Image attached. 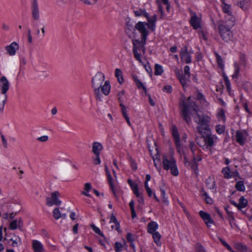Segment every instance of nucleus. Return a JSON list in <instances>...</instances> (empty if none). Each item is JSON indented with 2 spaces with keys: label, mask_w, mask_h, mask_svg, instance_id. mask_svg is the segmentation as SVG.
<instances>
[{
  "label": "nucleus",
  "mask_w": 252,
  "mask_h": 252,
  "mask_svg": "<svg viewBox=\"0 0 252 252\" xmlns=\"http://www.w3.org/2000/svg\"><path fill=\"white\" fill-rule=\"evenodd\" d=\"M189 149L192 153V155L200 153V150L197 147L193 142H190L189 144Z\"/></svg>",
  "instance_id": "c9c22d12"
},
{
  "label": "nucleus",
  "mask_w": 252,
  "mask_h": 252,
  "mask_svg": "<svg viewBox=\"0 0 252 252\" xmlns=\"http://www.w3.org/2000/svg\"><path fill=\"white\" fill-rule=\"evenodd\" d=\"M234 68H235V71L234 74L232 75V77L233 78H237L238 76V74L240 71V68L239 66V65L236 63H234Z\"/></svg>",
  "instance_id": "a18cd8bd"
},
{
  "label": "nucleus",
  "mask_w": 252,
  "mask_h": 252,
  "mask_svg": "<svg viewBox=\"0 0 252 252\" xmlns=\"http://www.w3.org/2000/svg\"><path fill=\"white\" fill-rule=\"evenodd\" d=\"M27 61L26 57L24 56H21L20 58V72L21 71V69L23 66H24L27 63Z\"/></svg>",
  "instance_id": "09e8293b"
},
{
  "label": "nucleus",
  "mask_w": 252,
  "mask_h": 252,
  "mask_svg": "<svg viewBox=\"0 0 252 252\" xmlns=\"http://www.w3.org/2000/svg\"><path fill=\"white\" fill-rule=\"evenodd\" d=\"M190 23L194 29L197 30L200 28V19L196 15L191 17L190 20Z\"/></svg>",
  "instance_id": "6ab92c4d"
},
{
  "label": "nucleus",
  "mask_w": 252,
  "mask_h": 252,
  "mask_svg": "<svg viewBox=\"0 0 252 252\" xmlns=\"http://www.w3.org/2000/svg\"><path fill=\"white\" fill-rule=\"evenodd\" d=\"M182 115L188 124L191 122V116L193 117L194 122L198 125L196 129L198 133L210 129L209 126L210 118L198 113V107L190 97L184 104L182 109Z\"/></svg>",
  "instance_id": "f257e3e1"
},
{
  "label": "nucleus",
  "mask_w": 252,
  "mask_h": 252,
  "mask_svg": "<svg viewBox=\"0 0 252 252\" xmlns=\"http://www.w3.org/2000/svg\"><path fill=\"white\" fill-rule=\"evenodd\" d=\"M219 239H220V241L221 242V243H222V244L224 247H225L229 251H230V252L233 251L232 248L224 240H223L221 238H220Z\"/></svg>",
  "instance_id": "5fc2aeb1"
},
{
  "label": "nucleus",
  "mask_w": 252,
  "mask_h": 252,
  "mask_svg": "<svg viewBox=\"0 0 252 252\" xmlns=\"http://www.w3.org/2000/svg\"><path fill=\"white\" fill-rule=\"evenodd\" d=\"M105 171L106 172V176L107 178L108 181H110L113 180L111 174L108 170V168L106 165H105Z\"/></svg>",
  "instance_id": "6e6d98bb"
},
{
  "label": "nucleus",
  "mask_w": 252,
  "mask_h": 252,
  "mask_svg": "<svg viewBox=\"0 0 252 252\" xmlns=\"http://www.w3.org/2000/svg\"><path fill=\"white\" fill-rule=\"evenodd\" d=\"M0 91L3 93H6L10 87L9 82L6 77L3 76L0 78Z\"/></svg>",
  "instance_id": "a211bd4d"
},
{
  "label": "nucleus",
  "mask_w": 252,
  "mask_h": 252,
  "mask_svg": "<svg viewBox=\"0 0 252 252\" xmlns=\"http://www.w3.org/2000/svg\"><path fill=\"white\" fill-rule=\"evenodd\" d=\"M163 72V68L161 65L156 63L155 65L154 74L155 75H160Z\"/></svg>",
  "instance_id": "4c0bfd02"
},
{
  "label": "nucleus",
  "mask_w": 252,
  "mask_h": 252,
  "mask_svg": "<svg viewBox=\"0 0 252 252\" xmlns=\"http://www.w3.org/2000/svg\"><path fill=\"white\" fill-rule=\"evenodd\" d=\"M225 129V127L223 125H218L216 126V130L217 132L220 134L224 132Z\"/></svg>",
  "instance_id": "49530a36"
},
{
  "label": "nucleus",
  "mask_w": 252,
  "mask_h": 252,
  "mask_svg": "<svg viewBox=\"0 0 252 252\" xmlns=\"http://www.w3.org/2000/svg\"><path fill=\"white\" fill-rule=\"evenodd\" d=\"M215 55L218 65L220 68H222L224 66L223 60L221 58V57L219 55V54L216 53H215Z\"/></svg>",
  "instance_id": "37998d69"
},
{
  "label": "nucleus",
  "mask_w": 252,
  "mask_h": 252,
  "mask_svg": "<svg viewBox=\"0 0 252 252\" xmlns=\"http://www.w3.org/2000/svg\"><path fill=\"white\" fill-rule=\"evenodd\" d=\"M248 201L244 198V196H241L239 200V203L238 204V209L241 210L242 208H244L247 205Z\"/></svg>",
  "instance_id": "7c9ffc66"
},
{
  "label": "nucleus",
  "mask_w": 252,
  "mask_h": 252,
  "mask_svg": "<svg viewBox=\"0 0 252 252\" xmlns=\"http://www.w3.org/2000/svg\"><path fill=\"white\" fill-rule=\"evenodd\" d=\"M148 23H147V27L149 30L151 31H154L156 29V22L157 19V16L156 14H154L152 16L150 17L148 14V16L146 17Z\"/></svg>",
  "instance_id": "dca6fc26"
},
{
  "label": "nucleus",
  "mask_w": 252,
  "mask_h": 252,
  "mask_svg": "<svg viewBox=\"0 0 252 252\" xmlns=\"http://www.w3.org/2000/svg\"><path fill=\"white\" fill-rule=\"evenodd\" d=\"M127 183H128V185H129V186L130 187V188H131V189L133 192V193L135 195H139L138 194L139 189H138V187L137 184L136 183H135V182H133L130 179H128L127 180Z\"/></svg>",
  "instance_id": "cd10ccee"
},
{
  "label": "nucleus",
  "mask_w": 252,
  "mask_h": 252,
  "mask_svg": "<svg viewBox=\"0 0 252 252\" xmlns=\"http://www.w3.org/2000/svg\"><path fill=\"white\" fill-rule=\"evenodd\" d=\"M122 245L121 243L116 242L115 244V249L116 252H120L122 251Z\"/></svg>",
  "instance_id": "13d9d810"
},
{
  "label": "nucleus",
  "mask_w": 252,
  "mask_h": 252,
  "mask_svg": "<svg viewBox=\"0 0 252 252\" xmlns=\"http://www.w3.org/2000/svg\"><path fill=\"white\" fill-rule=\"evenodd\" d=\"M120 107L121 108V111H122V114H123V115L124 117L126 119L127 124L129 126H131V123H130V122L129 118V117H128V116L127 115V109H126V107L124 105V104L123 103L120 104Z\"/></svg>",
  "instance_id": "a878e982"
},
{
  "label": "nucleus",
  "mask_w": 252,
  "mask_h": 252,
  "mask_svg": "<svg viewBox=\"0 0 252 252\" xmlns=\"http://www.w3.org/2000/svg\"><path fill=\"white\" fill-rule=\"evenodd\" d=\"M60 196L59 191H56L52 193L51 197L46 198V205L48 206H52L53 205H60L61 201L58 199Z\"/></svg>",
  "instance_id": "9d476101"
},
{
  "label": "nucleus",
  "mask_w": 252,
  "mask_h": 252,
  "mask_svg": "<svg viewBox=\"0 0 252 252\" xmlns=\"http://www.w3.org/2000/svg\"><path fill=\"white\" fill-rule=\"evenodd\" d=\"M176 75L183 87L187 85V82L190 77V68L189 65L184 67V74L182 71H176Z\"/></svg>",
  "instance_id": "0eeeda50"
},
{
  "label": "nucleus",
  "mask_w": 252,
  "mask_h": 252,
  "mask_svg": "<svg viewBox=\"0 0 252 252\" xmlns=\"http://www.w3.org/2000/svg\"><path fill=\"white\" fill-rule=\"evenodd\" d=\"M186 136L185 135L180 138L177 129L174 126V142L177 152L181 157H183L184 158V162L186 166L190 165L192 170L196 171L198 169V165L197 162L200 161L202 160V158L199 155L200 153H197L195 155H192V161L191 162L188 160L186 153L188 149L186 146Z\"/></svg>",
  "instance_id": "f03ea898"
},
{
  "label": "nucleus",
  "mask_w": 252,
  "mask_h": 252,
  "mask_svg": "<svg viewBox=\"0 0 252 252\" xmlns=\"http://www.w3.org/2000/svg\"><path fill=\"white\" fill-rule=\"evenodd\" d=\"M9 228L11 230H15L18 227V220H12L9 224Z\"/></svg>",
  "instance_id": "de8ad7c7"
},
{
  "label": "nucleus",
  "mask_w": 252,
  "mask_h": 252,
  "mask_svg": "<svg viewBox=\"0 0 252 252\" xmlns=\"http://www.w3.org/2000/svg\"><path fill=\"white\" fill-rule=\"evenodd\" d=\"M48 136L47 135H44L37 138V140L40 142H44L48 140Z\"/></svg>",
  "instance_id": "0e129e2a"
},
{
  "label": "nucleus",
  "mask_w": 252,
  "mask_h": 252,
  "mask_svg": "<svg viewBox=\"0 0 252 252\" xmlns=\"http://www.w3.org/2000/svg\"><path fill=\"white\" fill-rule=\"evenodd\" d=\"M162 163L164 169L170 170L172 174H173V157L172 154L164 155L162 158Z\"/></svg>",
  "instance_id": "6e6552de"
},
{
  "label": "nucleus",
  "mask_w": 252,
  "mask_h": 252,
  "mask_svg": "<svg viewBox=\"0 0 252 252\" xmlns=\"http://www.w3.org/2000/svg\"><path fill=\"white\" fill-rule=\"evenodd\" d=\"M235 247L238 250L241 251L243 252H246L247 251V246L241 243H236L235 245Z\"/></svg>",
  "instance_id": "ea45409f"
},
{
  "label": "nucleus",
  "mask_w": 252,
  "mask_h": 252,
  "mask_svg": "<svg viewBox=\"0 0 252 252\" xmlns=\"http://www.w3.org/2000/svg\"><path fill=\"white\" fill-rule=\"evenodd\" d=\"M147 39L141 38V40L133 39V53L135 58L139 62H141V55L138 53V51L141 50L143 54L145 52V45L146 44Z\"/></svg>",
  "instance_id": "423d86ee"
},
{
  "label": "nucleus",
  "mask_w": 252,
  "mask_h": 252,
  "mask_svg": "<svg viewBox=\"0 0 252 252\" xmlns=\"http://www.w3.org/2000/svg\"><path fill=\"white\" fill-rule=\"evenodd\" d=\"M196 252H205L204 247L199 244H197L195 246Z\"/></svg>",
  "instance_id": "4d7b16f0"
},
{
  "label": "nucleus",
  "mask_w": 252,
  "mask_h": 252,
  "mask_svg": "<svg viewBox=\"0 0 252 252\" xmlns=\"http://www.w3.org/2000/svg\"><path fill=\"white\" fill-rule=\"evenodd\" d=\"M235 188L240 191H244L245 190V187L243 181H238L235 185Z\"/></svg>",
  "instance_id": "58836bf2"
},
{
  "label": "nucleus",
  "mask_w": 252,
  "mask_h": 252,
  "mask_svg": "<svg viewBox=\"0 0 252 252\" xmlns=\"http://www.w3.org/2000/svg\"><path fill=\"white\" fill-rule=\"evenodd\" d=\"M222 9L223 12L226 14V15L225 16L224 20H221V21L227 22L228 19L230 20V18H233L234 19V22H235V17L232 15L231 10V5L226 3H224V5H222Z\"/></svg>",
  "instance_id": "4468645a"
},
{
  "label": "nucleus",
  "mask_w": 252,
  "mask_h": 252,
  "mask_svg": "<svg viewBox=\"0 0 252 252\" xmlns=\"http://www.w3.org/2000/svg\"><path fill=\"white\" fill-rule=\"evenodd\" d=\"M193 53L191 50H188L186 46L182 48L180 51V57L181 60L186 63L191 62V54Z\"/></svg>",
  "instance_id": "9b49d317"
},
{
  "label": "nucleus",
  "mask_w": 252,
  "mask_h": 252,
  "mask_svg": "<svg viewBox=\"0 0 252 252\" xmlns=\"http://www.w3.org/2000/svg\"><path fill=\"white\" fill-rule=\"evenodd\" d=\"M133 13L136 17L143 16L146 18V17L148 16V13L145 9H136L133 11Z\"/></svg>",
  "instance_id": "c85d7f7f"
},
{
  "label": "nucleus",
  "mask_w": 252,
  "mask_h": 252,
  "mask_svg": "<svg viewBox=\"0 0 252 252\" xmlns=\"http://www.w3.org/2000/svg\"><path fill=\"white\" fill-rule=\"evenodd\" d=\"M136 86L139 89H142L145 92L147 91L146 88L144 86L143 83L139 80L136 83Z\"/></svg>",
  "instance_id": "680f3d73"
},
{
  "label": "nucleus",
  "mask_w": 252,
  "mask_h": 252,
  "mask_svg": "<svg viewBox=\"0 0 252 252\" xmlns=\"http://www.w3.org/2000/svg\"><path fill=\"white\" fill-rule=\"evenodd\" d=\"M5 50L9 55L13 56L19 49V44L16 42H12L10 45L5 46Z\"/></svg>",
  "instance_id": "2eb2a0df"
},
{
  "label": "nucleus",
  "mask_w": 252,
  "mask_h": 252,
  "mask_svg": "<svg viewBox=\"0 0 252 252\" xmlns=\"http://www.w3.org/2000/svg\"><path fill=\"white\" fill-rule=\"evenodd\" d=\"M124 94H125V91L124 90L121 91L118 94V100H119V101L120 103V104L123 103H122L123 100H122V97L123 95H124Z\"/></svg>",
  "instance_id": "69168bd1"
},
{
  "label": "nucleus",
  "mask_w": 252,
  "mask_h": 252,
  "mask_svg": "<svg viewBox=\"0 0 252 252\" xmlns=\"http://www.w3.org/2000/svg\"><path fill=\"white\" fill-rule=\"evenodd\" d=\"M147 26L146 22H138L135 25V29L137 30L141 34V38L144 40L147 39L149 34V31L146 27Z\"/></svg>",
  "instance_id": "1a4fd4ad"
},
{
  "label": "nucleus",
  "mask_w": 252,
  "mask_h": 252,
  "mask_svg": "<svg viewBox=\"0 0 252 252\" xmlns=\"http://www.w3.org/2000/svg\"><path fill=\"white\" fill-rule=\"evenodd\" d=\"M92 151L95 155H100V152L103 149V146L99 142H94L93 143Z\"/></svg>",
  "instance_id": "412c9836"
},
{
  "label": "nucleus",
  "mask_w": 252,
  "mask_h": 252,
  "mask_svg": "<svg viewBox=\"0 0 252 252\" xmlns=\"http://www.w3.org/2000/svg\"><path fill=\"white\" fill-rule=\"evenodd\" d=\"M162 91L165 93H171L172 91V88L170 85H165L162 89Z\"/></svg>",
  "instance_id": "bf43d9fd"
},
{
  "label": "nucleus",
  "mask_w": 252,
  "mask_h": 252,
  "mask_svg": "<svg viewBox=\"0 0 252 252\" xmlns=\"http://www.w3.org/2000/svg\"><path fill=\"white\" fill-rule=\"evenodd\" d=\"M237 5L240 6L243 10L246 11L248 9L249 4L248 0H242L238 2Z\"/></svg>",
  "instance_id": "f704fd0d"
},
{
  "label": "nucleus",
  "mask_w": 252,
  "mask_h": 252,
  "mask_svg": "<svg viewBox=\"0 0 252 252\" xmlns=\"http://www.w3.org/2000/svg\"><path fill=\"white\" fill-rule=\"evenodd\" d=\"M138 195H135L138 198V201L139 202V203L143 204L144 203V200L143 198L142 194L140 193L139 192H138Z\"/></svg>",
  "instance_id": "e2e57ef3"
},
{
  "label": "nucleus",
  "mask_w": 252,
  "mask_h": 252,
  "mask_svg": "<svg viewBox=\"0 0 252 252\" xmlns=\"http://www.w3.org/2000/svg\"><path fill=\"white\" fill-rule=\"evenodd\" d=\"M222 173L223 174V176L226 179H229L232 177V175L230 173V169L229 167H225L222 168Z\"/></svg>",
  "instance_id": "72a5a7b5"
},
{
  "label": "nucleus",
  "mask_w": 252,
  "mask_h": 252,
  "mask_svg": "<svg viewBox=\"0 0 252 252\" xmlns=\"http://www.w3.org/2000/svg\"><path fill=\"white\" fill-rule=\"evenodd\" d=\"M201 195L204 197V200L207 204H211L213 203L212 199L208 195L207 192L205 190L204 188L201 189L200 190Z\"/></svg>",
  "instance_id": "393cba45"
},
{
  "label": "nucleus",
  "mask_w": 252,
  "mask_h": 252,
  "mask_svg": "<svg viewBox=\"0 0 252 252\" xmlns=\"http://www.w3.org/2000/svg\"><path fill=\"white\" fill-rule=\"evenodd\" d=\"M7 96L6 93H0V111L2 112L5 104L7 101Z\"/></svg>",
  "instance_id": "5701e85b"
},
{
  "label": "nucleus",
  "mask_w": 252,
  "mask_h": 252,
  "mask_svg": "<svg viewBox=\"0 0 252 252\" xmlns=\"http://www.w3.org/2000/svg\"><path fill=\"white\" fill-rule=\"evenodd\" d=\"M149 152L150 153V154H151V156L152 157V158H153V159L154 161H155H155H158V162H160V158L158 154V151L157 148H156V153L154 155H153L152 150H151V149L150 148H149Z\"/></svg>",
  "instance_id": "79ce46f5"
},
{
  "label": "nucleus",
  "mask_w": 252,
  "mask_h": 252,
  "mask_svg": "<svg viewBox=\"0 0 252 252\" xmlns=\"http://www.w3.org/2000/svg\"><path fill=\"white\" fill-rule=\"evenodd\" d=\"M32 246L34 252H44L43 245L39 241L35 240H33Z\"/></svg>",
  "instance_id": "aec40b11"
},
{
  "label": "nucleus",
  "mask_w": 252,
  "mask_h": 252,
  "mask_svg": "<svg viewBox=\"0 0 252 252\" xmlns=\"http://www.w3.org/2000/svg\"><path fill=\"white\" fill-rule=\"evenodd\" d=\"M104 80L105 75L101 72H97L92 78V87L94 89V94L96 99L100 100L102 97L100 90L105 95H107L110 93L111 89L110 82L108 80L105 81L104 85H102Z\"/></svg>",
  "instance_id": "7ed1b4c3"
},
{
  "label": "nucleus",
  "mask_w": 252,
  "mask_h": 252,
  "mask_svg": "<svg viewBox=\"0 0 252 252\" xmlns=\"http://www.w3.org/2000/svg\"><path fill=\"white\" fill-rule=\"evenodd\" d=\"M206 185L208 189H214L216 187V184L214 178L209 177L206 180Z\"/></svg>",
  "instance_id": "bb28decb"
},
{
  "label": "nucleus",
  "mask_w": 252,
  "mask_h": 252,
  "mask_svg": "<svg viewBox=\"0 0 252 252\" xmlns=\"http://www.w3.org/2000/svg\"><path fill=\"white\" fill-rule=\"evenodd\" d=\"M108 183L113 192V194L116 197L117 194L119 193L120 190L119 187L117 186H115L113 184L112 180L109 181Z\"/></svg>",
  "instance_id": "473e14b6"
},
{
  "label": "nucleus",
  "mask_w": 252,
  "mask_h": 252,
  "mask_svg": "<svg viewBox=\"0 0 252 252\" xmlns=\"http://www.w3.org/2000/svg\"><path fill=\"white\" fill-rule=\"evenodd\" d=\"M153 235V238L154 240V242L155 243L158 245L160 246L161 245V242L160 241L161 235L158 232H156L153 233H152Z\"/></svg>",
  "instance_id": "2f4dec72"
},
{
  "label": "nucleus",
  "mask_w": 252,
  "mask_h": 252,
  "mask_svg": "<svg viewBox=\"0 0 252 252\" xmlns=\"http://www.w3.org/2000/svg\"><path fill=\"white\" fill-rule=\"evenodd\" d=\"M10 241H12L11 246L13 247H18V243H21V239L20 237H18L16 240H13V239H10Z\"/></svg>",
  "instance_id": "864d4df0"
},
{
  "label": "nucleus",
  "mask_w": 252,
  "mask_h": 252,
  "mask_svg": "<svg viewBox=\"0 0 252 252\" xmlns=\"http://www.w3.org/2000/svg\"><path fill=\"white\" fill-rule=\"evenodd\" d=\"M130 165L132 170L135 171L137 168V164L136 162L132 159L130 161Z\"/></svg>",
  "instance_id": "774afa93"
},
{
  "label": "nucleus",
  "mask_w": 252,
  "mask_h": 252,
  "mask_svg": "<svg viewBox=\"0 0 252 252\" xmlns=\"http://www.w3.org/2000/svg\"><path fill=\"white\" fill-rule=\"evenodd\" d=\"M196 98L197 99H198V100L200 101V103H201L203 104H205V103H207L203 94L200 92H197V93L196 94Z\"/></svg>",
  "instance_id": "a19ab883"
},
{
  "label": "nucleus",
  "mask_w": 252,
  "mask_h": 252,
  "mask_svg": "<svg viewBox=\"0 0 252 252\" xmlns=\"http://www.w3.org/2000/svg\"><path fill=\"white\" fill-rule=\"evenodd\" d=\"M126 240L128 242H133L134 241V237L133 234L131 233H128L126 235Z\"/></svg>",
  "instance_id": "052dcab7"
},
{
  "label": "nucleus",
  "mask_w": 252,
  "mask_h": 252,
  "mask_svg": "<svg viewBox=\"0 0 252 252\" xmlns=\"http://www.w3.org/2000/svg\"><path fill=\"white\" fill-rule=\"evenodd\" d=\"M53 217L56 220H58L60 218L65 219L66 217L65 214H61L59 208H56L53 211Z\"/></svg>",
  "instance_id": "b1692460"
},
{
  "label": "nucleus",
  "mask_w": 252,
  "mask_h": 252,
  "mask_svg": "<svg viewBox=\"0 0 252 252\" xmlns=\"http://www.w3.org/2000/svg\"><path fill=\"white\" fill-rule=\"evenodd\" d=\"M201 137L197 139V143L200 147L208 148L213 147L217 139V136L212 134L211 129L199 132Z\"/></svg>",
  "instance_id": "39448f33"
},
{
  "label": "nucleus",
  "mask_w": 252,
  "mask_h": 252,
  "mask_svg": "<svg viewBox=\"0 0 252 252\" xmlns=\"http://www.w3.org/2000/svg\"><path fill=\"white\" fill-rule=\"evenodd\" d=\"M158 223L154 221L150 222L148 224V233L152 234L156 232V230L158 229Z\"/></svg>",
  "instance_id": "4be33fe9"
},
{
  "label": "nucleus",
  "mask_w": 252,
  "mask_h": 252,
  "mask_svg": "<svg viewBox=\"0 0 252 252\" xmlns=\"http://www.w3.org/2000/svg\"><path fill=\"white\" fill-rule=\"evenodd\" d=\"M31 11L32 18L36 21L39 19V9L37 0H32L31 3Z\"/></svg>",
  "instance_id": "ddd939ff"
},
{
  "label": "nucleus",
  "mask_w": 252,
  "mask_h": 252,
  "mask_svg": "<svg viewBox=\"0 0 252 252\" xmlns=\"http://www.w3.org/2000/svg\"><path fill=\"white\" fill-rule=\"evenodd\" d=\"M248 136L247 132L245 130H237L235 134L236 141L240 145H244L247 140Z\"/></svg>",
  "instance_id": "f8f14e48"
},
{
  "label": "nucleus",
  "mask_w": 252,
  "mask_h": 252,
  "mask_svg": "<svg viewBox=\"0 0 252 252\" xmlns=\"http://www.w3.org/2000/svg\"><path fill=\"white\" fill-rule=\"evenodd\" d=\"M218 118L220 121H225V112L223 109H221L219 111L217 114Z\"/></svg>",
  "instance_id": "c03bdc74"
},
{
  "label": "nucleus",
  "mask_w": 252,
  "mask_h": 252,
  "mask_svg": "<svg viewBox=\"0 0 252 252\" xmlns=\"http://www.w3.org/2000/svg\"><path fill=\"white\" fill-rule=\"evenodd\" d=\"M224 81H225V85H226V87H227V89L228 90V91H229L230 89H231V88H230V86H231L230 82L228 78L227 77H224Z\"/></svg>",
  "instance_id": "338daca9"
},
{
  "label": "nucleus",
  "mask_w": 252,
  "mask_h": 252,
  "mask_svg": "<svg viewBox=\"0 0 252 252\" xmlns=\"http://www.w3.org/2000/svg\"><path fill=\"white\" fill-rule=\"evenodd\" d=\"M110 223H113L115 224L116 225V230H117L118 232L120 231V223L118 221L116 217L113 214H112L111 215Z\"/></svg>",
  "instance_id": "e433bc0d"
},
{
  "label": "nucleus",
  "mask_w": 252,
  "mask_h": 252,
  "mask_svg": "<svg viewBox=\"0 0 252 252\" xmlns=\"http://www.w3.org/2000/svg\"><path fill=\"white\" fill-rule=\"evenodd\" d=\"M115 75L119 83L122 84L124 81L122 70L119 68H116L115 71Z\"/></svg>",
  "instance_id": "c756f323"
},
{
  "label": "nucleus",
  "mask_w": 252,
  "mask_h": 252,
  "mask_svg": "<svg viewBox=\"0 0 252 252\" xmlns=\"http://www.w3.org/2000/svg\"><path fill=\"white\" fill-rule=\"evenodd\" d=\"M199 213L200 216L203 220L208 227H210L211 224L214 223V220L208 213L203 211H200Z\"/></svg>",
  "instance_id": "f3484780"
},
{
  "label": "nucleus",
  "mask_w": 252,
  "mask_h": 252,
  "mask_svg": "<svg viewBox=\"0 0 252 252\" xmlns=\"http://www.w3.org/2000/svg\"><path fill=\"white\" fill-rule=\"evenodd\" d=\"M91 227L93 229V230L95 232V233H96V234H98L101 236H103V234L101 232L99 228L96 227L94 224H92L91 225Z\"/></svg>",
  "instance_id": "8fccbe9b"
},
{
  "label": "nucleus",
  "mask_w": 252,
  "mask_h": 252,
  "mask_svg": "<svg viewBox=\"0 0 252 252\" xmlns=\"http://www.w3.org/2000/svg\"><path fill=\"white\" fill-rule=\"evenodd\" d=\"M98 0H80V1L87 5H94L95 4Z\"/></svg>",
  "instance_id": "3c124183"
},
{
  "label": "nucleus",
  "mask_w": 252,
  "mask_h": 252,
  "mask_svg": "<svg viewBox=\"0 0 252 252\" xmlns=\"http://www.w3.org/2000/svg\"><path fill=\"white\" fill-rule=\"evenodd\" d=\"M229 221L230 226L232 228H234L235 226H237L235 222L234 218L233 216H230L229 217Z\"/></svg>",
  "instance_id": "603ef678"
},
{
  "label": "nucleus",
  "mask_w": 252,
  "mask_h": 252,
  "mask_svg": "<svg viewBox=\"0 0 252 252\" xmlns=\"http://www.w3.org/2000/svg\"><path fill=\"white\" fill-rule=\"evenodd\" d=\"M235 23L233 18L230 20L228 19L227 22L218 21L219 32L224 41L228 43L233 41V35L231 29L234 26Z\"/></svg>",
  "instance_id": "20e7f679"
}]
</instances>
